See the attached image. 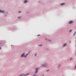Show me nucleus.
I'll return each mask as SVG.
<instances>
[{
	"label": "nucleus",
	"mask_w": 76,
	"mask_h": 76,
	"mask_svg": "<svg viewBox=\"0 0 76 76\" xmlns=\"http://www.w3.org/2000/svg\"><path fill=\"white\" fill-rule=\"evenodd\" d=\"M28 54H27L26 56L25 55V54H23L21 56V57H26L27 56H28Z\"/></svg>",
	"instance_id": "nucleus-1"
},
{
	"label": "nucleus",
	"mask_w": 76,
	"mask_h": 76,
	"mask_svg": "<svg viewBox=\"0 0 76 76\" xmlns=\"http://www.w3.org/2000/svg\"><path fill=\"white\" fill-rule=\"evenodd\" d=\"M73 22V21H70L69 22V24H71V23H72Z\"/></svg>",
	"instance_id": "nucleus-2"
},
{
	"label": "nucleus",
	"mask_w": 76,
	"mask_h": 76,
	"mask_svg": "<svg viewBox=\"0 0 76 76\" xmlns=\"http://www.w3.org/2000/svg\"><path fill=\"white\" fill-rule=\"evenodd\" d=\"M38 68L36 69V71L35 72V73H37V72H38Z\"/></svg>",
	"instance_id": "nucleus-3"
},
{
	"label": "nucleus",
	"mask_w": 76,
	"mask_h": 76,
	"mask_svg": "<svg viewBox=\"0 0 76 76\" xmlns=\"http://www.w3.org/2000/svg\"><path fill=\"white\" fill-rule=\"evenodd\" d=\"M0 12L1 13H4V11L0 10Z\"/></svg>",
	"instance_id": "nucleus-4"
},
{
	"label": "nucleus",
	"mask_w": 76,
	"mask_h": 76,
	"mask_svg": "<svg viewBox=\"0 0 76 76\" xmlns=\"http://www.w3.org/2000/svg\"><path fill=\"white\" fill-rule=\"evenodd\" d=\"M28 2V1L27 0H25L24 3H27Z\"/></svg>",
	"instance_id": "nucleus-5"
},
{
	"label": "nucleus",
	"mask_w": 76,
	"mask_h": 76,
	"mask_svg": "<svg viewBox=\"0 0 76 76\" xmlns=\"http://www.w3.org/2000/svg\"><path fill=\"white\" fill-rule=\"evenodd\" d=\"M66 45H67V44H64V45H63V47H65V46H66Z\"/></svg>",
	"instance_id": "nucleus-6"
},
{
	"label": "nucleus",
	"mask_w": 76,
	"mask_h": 76,
	"mask_svg": "<svg viewBox=\"0 0 76 76\" xmlns=\"http://www.w3.org/2000/svg\"><path fill=\"white\" fill-rule=\"evenodd\" d=\"M64 3L61 4V5H64Z\"/></svg>",
	"instance_id": "nucleus-7"
},
{
	"label": "nucleus",
	"mask_w": 76,
	"mask_h": 76,
	"mask_svg": "<svg viewBox=\"0 0 76 76\" xmlns=\"http://www.w3.org/2000/svg\"><path fill=\"white\" fill-rule=\"evenodd\" d=\"M72 30H71L70 31V32H72Z\"/></svg>",
	"instance_id": "nucleus-8"
},
{
	"label": "nucleus",
	"mask_w": 76,
	"mask_h": 76,
	"mask_svg": "<svg viewBox=\"0 0 76 76\" xmlns=\"http://www.w3.org/2000/svg\"><path fill=\"white\" fill-rule=\"evenodd\" d=\"M20 12H21L20 11H19V13H20Z\"/></svg>",
	"instance_id": "nucleus-9"
},
{
	"label": "nucleus",
	"mask_w": 76,
	"mask_h": 76,
	"mask_svg": "<svg viewBox=\"0 0 76 76\" xmlns=\"http://www.w3.org/2000/svg\"><path fill=\"white\" fill-rule=\"evenodd\" d=\"M35 56H37V54L35 55Z\"/></svg>",
	"instance_id": "nucleus-10"
},
{
	"label": "nucleus",
	"mask_w": 76,
	"mask_h": 76,
	"mask_svg": "<svg viewBox=\"0 0 76 76\" xmlns=\"http://www.w3.org/2000/svg\"><path fill=\"white\" fill-rule=\"evenodd\" d=\"M18 18H19V19H20V17H19Z\"/></svg>",
	"instance_id": "nucleus-11"
},
{
	"label": "nucleus",
	"mask_w": 76,
	"mask_h": 76,
	"mask_svg": "<svg viewBox=\"0 0 76 76\" xmlns=\"http://www.w3.org/2000/svg\"><path fill=\"white\" fill-rule=\"evenodd\" d=\"M0 50H1V48H0Z\"/></svg>",
	"instance_id": "nucleus-12"
}]
</instances>
